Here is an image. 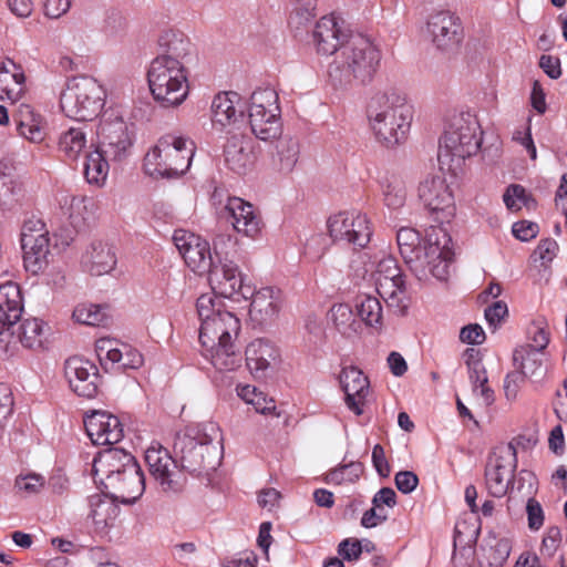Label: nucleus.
Listing matches in <instances>:
<instances>
[{"mask_svg":"<svg viewBox=\"0 0 567 567\" xmlns=\"http://www.w3.org/2000/svg\"><path fill=\"white\" fill-rule=\"evenodd\" d=\"M135 463L134 456L122 449L103 450L93 460L94 480L104 486L113 476L121 475L123 470Z\"/></svg>","mask_w":567,"mask_h":567,"instance_id":"nucleus-29","label":"nucleus"},{"mask_svg":"<svg viewBox=\"0 0 567 567\" xmlns=\"http://www.w3.org/2000/svg\"><path fill=\"white\" fill-rule=\"evenodd\" d=\"M327 228L334 243L359 248L365 247L372 236L367 215L358 210H342L331 215Z\"/></svg>","mask_w":567,"mask_h":567,"instance_id":"nucleus-13","label":"nucleus"},{"mask_svg":"<svg viewBox=\"0 0 567 567\" xmlns=\"http://www.w3.org/2000/svg\"><path fill=\"white\" fill-rule=\"evenodd\" d=\"M507 313V305L504 301H495L485 309V319L489 327L497 328Z\"/></svg>","mask_w":567,"mask_h":567,"instance_id":"nucleus-59","label":"nucleus"},{"mask_svg":"<svg viewBox=\"0 0 567 567\" xmlns=\"http://www.w3.org/2000/svg\"><path fill=\"white\" fill-rule=\"evenodd\" d=\"M85 126H71L63 131L58 140V150L64 157L75 161L87 148Z\"/></svg>","mask_w":567,"mask_h":567,"instance_id":"nucleus-39","label":"nucleus"},{"mask_svg":"<svg viewBox=\"0 0 567 567\" xmlns=\"http://www.w3.org/2000/svg\"><path fill=\"white\" fill-rule=\"evenodd\" d=\"M460 30L458 18L447 10H440L427 17L424 34L439 50L445 51L458 44Z\"/></svg>","mask_w":567,"mask_h":567,"instance_id":"nucleus-22","label":"nucleus"},{"mask_svg":"<svg viewBox=\"0 0 567 567\" xmlns=\"http://www.w3.org/2000/svg\"><path fill=\"white\" fill-rule=\"evenodd\" d=\"M195 154V143L188 137L167 134L144 157V171L155 178H176L184 175Z\"/></svg>","mask_w":567,"mask_h":567,"instance_id":"nucleus-7","label":"nucleus"},{"mask_svg":"<svg viewBox=\"0 0 567 567\" xmlns=\"http://www.w3.org/2000/svg\"><path fill=\"white\" fill-rule=\"evenodd\" d=\"M24 267L29 272H40L49 262L50 231L39 218L24 220L21 235Z\"/></svg>","mask_w":567,"mask_h":567,"instance_id":"nucleus-14","label":"nucleus"},{"mask_svg":"<svg viewBox=\"0 0 567 567\" xmlns=\"http://www.w3.org/2000/svg\"><path fill=\"white\" fill-rule=\"evenodd\" d=\"M386 518L388 514L383 508H377L375 506H373L372 508L363 513L361 518V525L364 528H373L385 522Z\"/></svg>","mask_w":567,"mask_h":567,"instance_id":"nucleus-64","label":"nucleus"},{"mask_svg":"<svg viewBox=\"0 0 567 567\" xmlns=\"http://www.w3.org/2000/svg\"><path fill=\"white\" fill-rule=\"evenodd\" d=\"M109 162L111 161L97 148L87 153L84 162L86 182L96 187L104 186L110 171Z\"/></svg>","mask_w":567,"mask_h":567,"instance_id":"nucleus-43","label":"nucleus"},{"mask_svg":"<svg viewBox=\"0 0 567 567\" xmlns=\"http://www.w3.org/2000/svg\"><path fill=\"white\" fill-rule=\"evenodd\" d=\"M339 382L346 395V406L355 415H362L370 392L369 379L359 368L350 365L342 368Z\"/></svg>","mask_w":567,"mask_h":567,"instance_id":"nucleus-23","label":"nucleus"},{"mask_svg":"<svg viewBox=\"0 0 567 567\" xmlns=\"http://www.w3.org/2000/svg\"><path fill=\"white\" fill-rule=\"evenodd\" d=\"M96 351L105 369H113L115 365L121 369H138L144 362L140 351L111 339L99 340Z\"/></svg>","mask_w":567,"mask_h":567,"instance_id":"nucleus-26","label":"nucleus"},{"mask_svg":"<svg viewBox=\"0 0 567 567\" xmlns=\"http://www.w3.org/2000/svg\"><path fill=\"white\" fill-rule=\"evenodd\" d=\"M528 336L530 343L527 346L533 347V349L537 351L544 352L549 343V331L547 328L535 322L528 328Z\"/></svg>","mask_w":567,"mask_h":567,"instance_id":"nucleus-56","label":"nucleus"},{"mask_svg":"<svg viewBox=\"0 0 567 567\" xmlns=\"http://www.w3.org/2000/svg\"><path fill=\"white\" fill-rule=\"evenodd\" d=\"M361 553L362 546L357 539H344L338 546V554L346 560H357Z\"/></svg>","mask_w":567,"mask_h":567,"instance_id":"nucleus-61","label":"nucleus"},{"mask_svg":"<svg viewBox=\"0 0 567 567\" xmlns=\"http://www.w3.org/2000/svg\"><path fill=\"white\" fill-rule=\"evenodd\" d=\"M199 319L202 354L218 371H234L241 365L243 357L236 340L240 320L227 310L224 301L214 293H203L196 301Z\"/></svg>","mask_w":567,"mask_h":567,"instance_id":"nucleus-1","label":"nucleus"},{"mask_svg":"<svg viewBox=\"0 0 567 567\" xmlns=\"http://www.w3.org/2000/svg\"><path fill=\"white\" fill-rule=\"evenodd\" d=\"M357 315L369 328L377 331L383 327V308L378 297L364 295L358 297L355 303Z\"/></svg>","mask_w":567,"mask_h":567,"instance_id":"nucleus-42","label":"nucleus"},{"mask_svg":"<svg viewBox=\"0 0 567 567\" xmlns=\"http://www.w3.org/2000/svg\"><path fill=\"white\" fill-rule=\"evenodd\" d=\"M97 135L100 142L96 148L111 162H122L130 155L132 141L122 118L104 117L100 122Z\"/></svg>","mask_w":567,"mask_h":567,"instance_id":"nucleus-18","label":"nucleus"},{"mask_svg":"<svg viewBox=\"0 0 567 567\" xmlns=\"http://www.w3.org/2000/svg\"><path fill=\"white\" fill-rule=\"evenodd\" d=\"M460 339L467 344H481L485 340V332L477 323L467 324L461 329Z\"/></svg>","mask_w":567,"mask_h":567,"instance_id":"nucleus-60","label":"nucleus"},{"mask_svg":"<svg viewBox=\"0 0 567 567\" xmlns=\"http://www.w3.org/2000/svg\"><path fill=\"white\" fill-rule=\"evenodd\" d=\"M61 208L75 228L83 227L93 215L94 203L86 196L64 195Z\"/></svg>","mask_w":567,"mask_h":567,"instance_id":"nucleus-38","label":"nucleus"},{"mask_svg":"<svg viewBox=\"0 0 567 567\" xmlns=\"http://www.w3.org/2000/svg\"><path fill=\"white\" fill-rule=\"evenodd\" d=\"M249 298H251L249 316L259 324L275 319L281 309V292L272 287H264L256 292L251 288Z\"/></svg>","mask_w":567,"mask_h":567,"instance_id":"nucleus-30","label":"nucleus"},{"mask_svg":"<svg viewBox=\"0 0 567 567\" xmlns=\"http://www.w3.org/2000/svg\"><path fill=\"white\" fill-rule=\"evenodd\" d=\"M394 482L401 493L410 494L416 488L419 477L411 471H401L395 474Z\"/></svg>","mask_w":567,"mask_h":567,"instance_id":"nucleus-57","label":"nucleus"},{"mask_svg":"<svg viewBox=\"0 0 567 567\" xmlns=\"http://www.w3.org/2000/svg\"><path fill=\"white\" fill-rule=\"evenodd\" d=\"M114 248L104 241H93L82 257L84 268L94 276L110 274L116 266Z\"/></svg>","mask_w":567,"mask_h":567,"instance_id":"nucleus-33","label":"nucleus"},{"mask_svg":"<svg viewBox=\"0 0 567 567\" xmlns=\"http://www.w3.org/2000/svg\"><path fill=\"white\" fill-rule=\"evenodd\" d=\"M399 251L419 280H445L452 261V239L442 226H431L424 238L417 230L402 227L396 233Z\"/></svg>","mask_w":567,"mask_h":567,"instance_id":"nucleus-2","label":"nucleus"},{"mask_svg":"<svg viewBox=\"0 0 567 567\" xmlns=\"http://www.w3.org/2000/svg\"><path fill=\"white\" fill-rule=\"evenodd\" d=\"M248 118L257 138L268 142L281 136V110L278 94L272 87H260L252 92Z\"/></svg>","mask_w":567,"mask_h":567,"instance_id":"nucleus-10","label":"nucleus"},{"mask_svg":"<svg viewBox=\"0 0 567 567\" xmlns=\"http://www.w3.org/2000/svg\"><path fill=\"white\" fill-rule=\"evenodd\" d=\"M292 13L300 18L301 21H308L315 16L317 0H290Z\"/></svg>","mask_w":567,"mask_h":567,"instance_id":"nucleus-62","label":"nucleus"},{"mask_svg":"<svg viewBox=\"0 0 567 567\" xmlns=\"http://www.w3.org/2000/svg\"><path fill=\"white\" fill-rule=\"evenodd\" d=\"M239 102L240 96L235 92L218 93L212 103L213 123L223 127L234 124L243 115Z\"/></svg>","mask_w":567,"mask_h":567,"instance_id":"nucleus-37","label":"nucleus"},{"mask_svg":"<svg viewBox=\"0 0 567 567\" xmlns=\"http://www.w3.org/2000/svg\"><path fill=\"white\" fill-rule=\"evenodd\" d=\"M89 437L95 445H112L124 436L123 425L116 415L106 411H93L84 420Z\"/></svg>","mask_w":567,"mask_h":567,"instance_id":"nucleus-25","label":"nucleus"},{"mask_svg":"<svg viewBox=\"0 0 567 567\" xmlns=\"http://www.w3.org/2000/svg\"><path fill=\"white\" fill-rule=\"evenodd\" d=\"M538 230L539 228L536 223L527 220L514 223L512 227L513 235L522 241H528L535 238L538 234Z\"/></svg>","mask_w":567,"mask_h":567,"instance_id":"nucleus-58","label":"nucleus"},{"mask_svg":"<svg viewBox=\"0 0 567 567\" xmlns=\"http://www.w3.org/2000/svg\"><path fill=\"white\" fill-rule=\"evenodd\" d=\"M370 127L379 143L394 148L408 140L413 112L405 96L395 92H379L368 104Z\"/></svg>","mask_w":567,"mask_h":567,"instance_id":"nucleus-3","label":"nucleus"},{"mask_svg":"<svg viewBox=\"0 0 567 567\" xmlns=\"http://www.w3.org/2000/svg\"><path fill=\"white\" fill-rule=\"evenodd\" d=\"M372 463L381 477H388L390 475L391 467L385 457L384 449L380 444L374 445L372 449Z\"/></svg>","mask_w":567,"mask_h":567,"instance_id":"nucleus-63","label":"nucleus"},{"mask_svg":"<svg viewBox=\"0 0 567 567\" xmlns=\"http://www.w3.org/2000/svg\"><path fill=\"white\" fill-rule=\"evenodd\" d=\"M224 156L228 168L237 174H245L255 163L250 143L241 135H234L227 140Z\"/></svg>","mask_w":567,"mask_h":567,"instance_id":"nucleus-34","label":"nucleus"},{"mask_svg":"<svg viewBox=\"0 0 567 567\" xmlns=\"http://www.w3.org/2000/svg\"><path fill=\"white\" fill-rule=\"evenodd\" d=\"M21 185L14 174V168L8 163L0 162V208H11L18 203Z\"/></svg>","mask_w":567,"mask_h":567,"instance_id":"nucleus-40","label":"nucleus"},{"mask_svg":"<svg viewBox=\"0 0 567 567\" xmlns=\"http://www.w3.org/2000/svg\"><path fill=\"white\" fill-rule=\"evenodd\" d=\"M417 196L435 221L444 224L454 217V196L442 174L424 177L419 184Z\"/></svg>","mask_w":567,"mask_h":567,"instance_id":"nucleus-15","label":"nucleus"},{"mask_svg":"<svg viewBox=\"0 0 567 567\" xmlns=\"http://www.w3.org/2000/svg\"><path fill=\"white\" fill-rule=\"evenodd\" d=\"M194 55L190 40L181 31L165 30L157 40V54L153 61L188 68Z\"/></svg>","mask_w":567,"mask_h":567,"instance_id":"nucleus-21","label":"nucleus"},{"mask_svg":"<svg viewBox=\"0 0 567 567\" xmlns=\"http://www.w3.org/2000/svg\"><path fill=\"white\" fill-rule=\"evenodd\" d=\"M517 466L516 449L513 444L498 447L488 460L485 468V484L494 497H503L514 478Z\"/></svg>","mask_w":567,"mask_h":567,"instance_id":"nucleus-16","label":"nucleus"},{"mask_svg":"<svg viewBox=\"0 0 567 567\" xmlns=\"http://www.w3.org/2000/svg\"><path fill=\"white\" fill-rule=\"evenodd\" d=\"M381 52L367 37L354 35L341 47L339 59L329 66V75L340 84H365L375 75Z\"/></svg>","mask_w":567,"mask_h":567,"instance_id":"nucleus-6","label":"nucleus"},{"mask_svg":"<svg viewBox=\"0 0 567 567\" xmlns=\"http://www.w3.org/2000/svg\"><path fill=\"white\" fill-rule=\"evenodd\" d=\"M44 323L37 318L25 319L19 327L18 338L23 347L39 349L43 344Z\"/></svg>","mask_w":567,"mask_h":567,"instance_id":"nucleus-47","label":"nucleus"},{"mask_svg":"<svg viewBox=\"0 0 567 567\" xmlns=\"http://www.w3.org/2000/svg\"><path fill=\"white\" fill-rule=\"evenodd\" d=\"M330 319L334 327L346 337L357 333L359 323L357 322L352 309L347 303L333 305L330 309Z\"/></svg>","mask_w":567,"mask_h":567,"instance_id":"nucleus-46","label":"nucleus"},{"mask_svg":"<svg viewBox=\"0 0 567 567\" xmlns=\"http://www.w3.org/2000/svg\"><path fill=\"white\" fill-rule=\"evenodd\" d=\"M506 207L511 210H519L523 206H528L530 197L522 185H511L503 196Z\"/></svg>","mask_w":567,"mask_h":567,"instance_id":"nucleus-53","label":"nucleus"},{"mask_svg":"<svg viewBox=\"0 0 567 567\" xmlns=\"http://www.w3.org/2000/svg\"><path fill=\"white\" fill-rule=\"evenodd\" d=\"M90 514L96 532L112 527L120 514V507L105 495L94 494L89 498Z\"/></svg>","mask_w":567,"mask_h":567,"instance_id":"nucleus-36","label":"nucleus"},{"mask_svg":"<svg viewBox=\"0 0 567 567\" xmlns=\"http://www.w3.org/2000/svg\"><path fill=\"white\" fill-rule=\"evenodd\" d=\"M223 434L215 422L202 423L177 434L175 454L183 472L195 475L215 470L223 457Z\"/></svg>","mask_w":567,"mask_h":567,"instance_id":"nucleus-4","label":"nucleus"},{"mask_svg":"<svg viewBox=\"0 0 567 567\" xmlns=\"http://www.w3.org/2000/svg\"><path fill=\"white\" fill-rule=\"evenodd\" d=\"M0 309L9 317L20 320L23 311L21 290L18 284L7 280L0 285Z\"/></svg>","mask_w":567,"mask_h":567,"instance_id":"nucleus-44","label":"nucleus"},{"mask_svg":"<svg viewBox=\"0 0 567 567\" xmlns=\"http://www.w3.org/2000/svg\"><path fill=\"white\" fill-rule=\"evenodd\" d=\"M44 477L35 473L19 475L14 482V488L21 496H31L41 492L44 486Z\"/></svg>","mask_w":567,"mask_h":567,"instance_id":"nucleus-52","label":"nucleus"},{"mask_svg":"<svg viewBox=\"0 0 567 567\" xmlns=\"http://www.w3.org/2000/svg\"><path fill=\"white\" fill-rule=\"evenodd\" d=\"M527 526L532 532H538L545 523V512L542 504L534 497L526 503Z\"/></svg>","mask_w":567,"mask_h":567,"instance_id":"nucleus-54","label":"nucleus"},{"mask_svg":"<svg viewBox=\"0 0 567 567\" xmlns=\"http://www.w3.org/2000/svg\"><path fill=\"white\" fill-rule=\"evenodd\" d=\"M374 278L377 292L385 301L386 306L395 315H405L409 299L396 259L391 255L383 254L377 261Z\"/></svg>","mask_w":567,"mask_h":567,"instance_id":"nucleus-11","label":"nucleus"},{"mask_svg":"<svg viewBox=\"0 0 567 567\" xmlns=\"http://www.w3.org/2000/svg\"><path fill=\"white\" fill-rule=\"evenodd\" d=\"M482 145V131L476 116L470 112L453 115L440 140L437 159L455 173L464 161L475 155Z\"/></svg>","mask_w":567,"mask_h":567,"instance_id":"nucleus-5","label":"nucleus"},{"mask_svg":"<svg viewBox=\"0 0 567 567\" xmlns=\"http://www.w3.org/2000/svg\"><path fill=\"white\" fill-rule=\"evenodd\" d=\"M219 214L245 237L255 239L261 231V219L255 207L240 197H227Z\"/></svg>","mask_w":567,"mask_h":567,"instance_id":"nucleus-19","label":"nucleus"},{"mask_svg":"<svg viewBox=\"0 0 567 567\" xmlns=\"http://www.w3.org/2000/svg\"><path fill=\"white\" fill-rule=\"evenodd\" d=\"M237 395L247 404L254 406L255 411L261 414H268L275 410V402L250 384H238L236 386Z\"/></svg>","mask_w":567,"mask_h":567,"instance_id":"nucleus-48","label":"nucleus"},{"mask_svg":"<svg viewBox=\"0 0 567 567\" xmlns=\"http://www.w3.org/2000/svg\"><path fill=\"white\" fill-rule=\"evenodd\" d=\"M114 498L121 499L123 503L135 502L145 489V477L137 463L128 465L127 470H123L121 475L113 476L110 482L104 485Z\"/></svg>","mask_w":567,"mask_h":567,"instance_id":"nucleus-28","label":"nucleus"},{"mask_svg":"<svg viewBox=\"0 0 567 567\" xmlns=\"http://www.w3.org/2000/svg\"><path fill=\"white\" fill-rule=\"evenodd\" d=\"M276 148L279 169L285 173L291 172L299 159V141L292 136H284L278 141Z\"/></svg>","mask_w":567,"mask_h":567,"instance_id":"nucleus-45","label":"nucleus"},{"mask_svg":"<svg viewBox=\"0 0 567 567\" xmlns=\"http://www.w3.org/2000/svg\"><path fill=\"white\" fill-rule=\"evenodd\" d=\"M363 473V465L360 462H350L331 470L326 475V482L329 484L354 483Z\"/></svg>","mask_w":567,"mask_h":567,"instance_id":"nucleus-50","label":"nucleus"},{"mask_svg":"<svg viewBox=\"0 0 567 567\" xmlns=\"http://www.w3.org/2000/svg\"><path fill=\"white\" fill-rule=\"evenodd\" d=\"M246 364L256 378H265L280 359L279 349L270 341L258 338L248 343L245 351Z\"/></svg>","mask_w":567,"mask_h":567,"instance_id":"nucleus-27","label":"nucleus"},{"mask_svg":"<svg viewBox=\"0 0 567 567\" xmlns=\"http://www.w3.org/2000/svg\"><path fill=\"white\" fill-rule=\"evenodd\" d=\"M515 367L525 377H535L542 372L545 353L529 346L517 347L513 352Z\"/></svg>","mask_w":567,"mask_h":567,"instance_id":"nucleus-41","label":"nucleus"},{"mask_svg":"<svg viewBox=\"0 0 567 567\" xmlns=\"http://www.w3.org/2000/svg\"><path fill=\"white\" fill-rule=\"evenodd\" d=\"M526 377L518 370L512 371L506 374L504 379V394L507 401L514 402L518 398V393L523 384L525 383Z\"/></svg>","mask_w":567,"mask_h":567,"instance_id":"nucleus-55","label":"nucleus"},{"mask_svg":"<svg viewBox=\"0 0 567 567\" xmlns=\"http://www.w3.org/2000/svg\"><path fill=\"white\" fill-rule=\"evenodd\" d=\"M189 68L151 61L147 81L153 99L163 107H176L189 93Z\"/></svg>","mask_w":567,"mask_h":567,"instance_id":"nucleus-9","label":"nucleus"},{"mask_svg":"<svg viewBox=\"0 0 567 567\" xmlns=\"http://www.w3.org/2000/svg\"><path fill=\"white\" fill-rule=\"evenodd\" d=\"M145 462L152 480L162 493L177 494L184 489L187 476L167 449L152 444L145 451Z\"/></svg>","mask_w":567,"mask_h":567,"instance_id":"nucleus-12","label":"nucleus"},{"mask_svg":"<svg viewBox=\"0 0 567 567\" xmlns=\"http://www.w3.org/2000/svg\"><path fill=\"white\" fill-rule=\"evenodd\" d=\"M64 374L78 395L89 399L96 395L99 372L89 360L79 357L69 358L64 364Z\"/></svg>","mask_w":567,"mask_h":567,"instance_id":"nucleus-24","label":"nucleus"},{"mask_svg":"<svg viewBox=\"0 0 567 567\" xmlns=\"http://www.w3.org/2000/svg\"><path fill=\"white\" fill-rule=\"evenodd\" d=\"M347 37L340 21L334 16L322 17L316 24L313 32L318 52L330 55L341 49V42Z\"/></svg>","mask_w":567,"mask_h":567,"instance_id":"nucleus-32","label":"nucleus"},{"mask_svg":"<svg viewBox=\"0 0 567 567\" xmlns=\"http://www.w3.org/2000/svg\"><path fill=\"white\" fill-rule=\"evenodd\" d=\"M18 134L24 140L40 144L45 140L47 122L29 104H20L13 114Z\"/></svg>","mask_w":567,"mask_h":567,"instance_id":"nucleus-31","label":"nucleus"},{"mask_svg":"<svg viewBox=\"0 0 567 567\" xmlns=\"http://www.w3.org/2000/svg\"><path fill=\"white\" fill-rule=\"evenodd\" d=\"M24 73L12 60L0 61V99L12 102L19 100L24 91Z\"/></svg>","mask_w":567,"mask_h":567,"instance_id":"nucleus-35","label":"nucleus"},{"mask_svg":"<svg viewBox=\"0 0 567 567\" xmlns=\"http://www.w3.org/2000/svg\"><path fill=\"white\" fill-rule=\"evenodd\" d=\"M206 272L213 290L210 293L216 297L233 298L238 295L249 298L251 287L244 282V276L234 261L220 259L217 264L213 262Z\"/></svg>","mask_w":567,"mask_h":567,"instance_id":"nucleus-17","label":"nucleus"},{"mask_svg":"<svg viewBox=\"0 0 567 567\" xmlns=\"http://www.w3.org/2000/svg\"><path fill=\"white\" fill-rule=\"evenodd\" d=\"M173 240L186 265L193 271L205 274L210 268L214 261L207 240L183 229L174 233Z\"/></svg>","mask_w":567,"mask_h":567,"instance_id":"nucleus-20","label":"nucleus"},{"mask_svg":"<svg viewBox=\"0 0 567 567\" xmlns=\"http://www.w3.org/2000/svg\"><path fill=\"white\" fill-rule=\"evenodd\" d=\"M75 322L86 326H100L105 320L104 310L94 303H79L72 313Z\"/></svg>","mask_w":567,"mask_h":567,"instance_id":"nucleus-51","label":"nucleus"},{"mask_svg":"<svg viewBox=\"0 0 567 567\" xmlns=\"http://www.w3.org/2000/svg\"><path fill=\"white\" fill-rule=\"evenodd\" d=\"M105 91L93 78L78 76L66 83L60 96L63 113L76 121L95 118L104 106Z\"/></svg>","mask_w":567,"mask_h":567,"instance_id":"nucleus-8","label":"nucleus"},{"mask_svg":"<svg viewBox=\"0 0 567 567\" xmlns=\"http://www.w3.org/2000/svg\"><path fill=\"white\" fill-rule=\"evenodd\" d=\"M408 197L406 184L400 177H391L383 186L384 205L392 210L402 208Z\"/></svg>","mask_w":567,"mask_h":567,"instance_id":"nucleus-49","label":"nucleus"}]
</instances>
